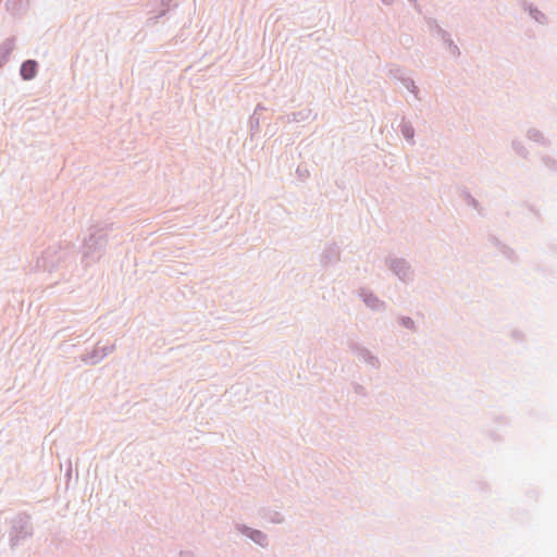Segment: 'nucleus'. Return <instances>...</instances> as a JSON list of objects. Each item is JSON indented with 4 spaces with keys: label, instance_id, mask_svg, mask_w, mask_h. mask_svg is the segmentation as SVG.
Returning a JSON list of instances; mask_svg holds the SVG:
<instances>
[{
    "label": "nucleus",
    "instance_id": "f257e3e1",
    "mask_svg": "<svg viewBox=\"0 0 557 557\" xmlns=\"http://www.w3.org/2000/svg\"><path fill=\"white\" fill-rule=\"evenodd\" d=\"M37 64L35 61L28 60L22 64L21 75L24 79H32L36 75Z\"/></svg>",
    "mask_w": 557,
    "mask_h": 557
},
{
    "label": "nucleus",
    "instance_id": "f03ea898",
    "mask_svg": "<svg viewBox=\"0 0 557 557\" xmlns=\"http://www.w3.org/2000/svg\"><path fill=\"white\" fill-rule=\"evenodd\" d=\"M410 131H407V137H411Z\"/></svg>",
    "mask_w": 557,
    "mask_h": 557
},
{
    "label": "nucleus",
    "instance_id": "7ed1b4c3",
    "mask_svg": "<svg viewBox=\"0 0 557 557\" xmlns=\"http://www.w3.org/2000/svg\"><path fill=\"white\" fill-rule=\"evenodd\" d=\"M410 131H407V137H411Z\"/></svg>",
    "mask_w": 557,
    "mask_h": 557
}]
</instances>
